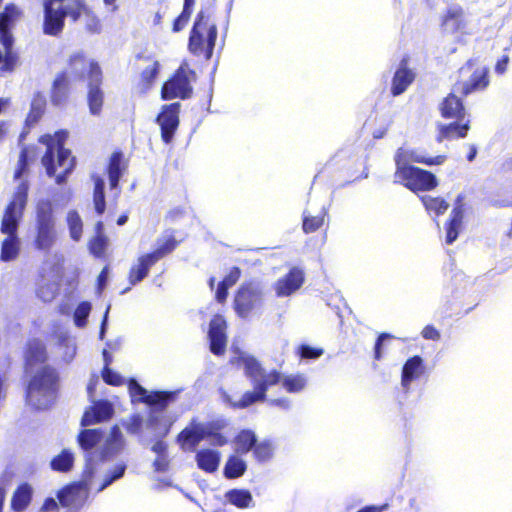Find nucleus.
I'll return each mask as SVG.
<instances>
[{
    "label": "nucleus",
    "mask_w": 512,
    "mask_h": 512,
    "mask_svg": "<svg viewBox=\"0 0 512 512\" xmlns=\"http://www.w3.org/2000/svg\"><path fill=\"white\" fill-rule=\"evenodd\" d=\"M108 246V239L102 233L101 226H98L96 235L89 242V250L95 257H103Z\"/></svg>",
    "instance_id": "obj_46"
},
{
    "label": "nucleus",
    "mask_w": 512,
    "mask_h": 512,
    "mask_svg": "<svg viewBox=\"0 0 512 512\" xmlns=\"http://www.w3.org/2000/svg\"><path fill=\"white\" fill-rule=\"evenodd\" d=\"M441 26L451 33H458L466 27L464 10L461 6L449 7L442 16Z\"/></svg>",
    "instance_id": "obj_32"
},
{
    "label": "nucleus",
    "mask_w": 512,
    "mask_h": 512,
    "mask_svg": "<svg viewBox=\"0 0 512 512\" xmlns=\"http://www.w3.org/2000/svg\"><path fill=\"white\" fill-rule=\"evenodd\" d=\"M29 183L21 181L6 204L1 224H20L28 203Z\"/></svg>",
    "instance_id": "obj_11"
},
{
    "label": "nucleus",
    "mask_w": 512,
    "mask_h": 512,
    "mask_svg": "<svg viewBox=\"0 0 512 512\" xmlns=\"http://www.w3.org/2000/svg\"><path fill=\"white\" fill-rule=\"evenodd\" d=\"M46 97L41 92H36L31 100L30 109L25 119L27 127H33L43 117L46 111Z\"/></svg>",
    "instance_id": "obj_36"
},
{
    "label": "nucleus",
    "mask_w": 512,
    "mask_h": 512,
    "mask_svg": "<svg viewBox=\"0 0 512 512\" xmlns=\"http://www.w3.org/2000/svg\"><path fill=\"white\" fill-rule=\"evenodd\" d=\"M465 196L459 194L446 224H462L465 214Z\"/></svg>",
    "instance_id": "obj_48"
},
{
    "label": "nucleus",
    "mask_w": 512,
    "mask_h": 512,
    "mask_svg": "<svg viewBox=\"0 0 512 512\" xmlns=\"http://www.w3.org/2000/svg\"><path fill=\"white\" fill-rule=\"evenodd\" d=\"M71 80L67 71H60L52 81L50 102L55 107H63L69 102Z\"/></svg>",
    "instance_id": "obj_20"
},
{
    "label": "nucleus",
    "mask_w": 512,
    "mask_h": 512,
    "mask_svg": "<svg viewBox=\"0 0 512 512\" xmlns=\"http://www.w3.org/2000/svg\"><path fill=\"white\" fill-rule=\"evenodd\" d=\"M463 98L457 92H454V88H452L451 92L439 103L438 109L441 117L446 120H464V118H469L462 100Z\"/></svg>",
    "instance_id": "obj_19"
},
{
    "label": "nucleus",
    "mask_w": 512,
    "mask_h": 512,
    "mask_svg": "<svg viewBox=\"0 0 512 512\" xmlns=\"http://www.w3.org/2000/svg\"><path fill=\"white\" fill-rule=\"evenodd\" d=\"M34 213L37 224H53L57 211L50 199L41 198L35 203Z\"/></svg>",
    "instance_id": "obj_37"
},
{
    "label": "nucleus",
    "mask_w": 512,
    "mask_h": 512,
    "mask_svg": "<svg viewBox=\"0 0 512 512\" xmlns=\"http://www.w3.org/2000/svg\"><path fill=\"white\" fill-rule=\"evenodd\" d=\"M177 242L174 238L169 237L164 243H159L158 248L149 254L138 258L137 264L134 265L129 274V281L132 285L142 281L148 274L149 269L165 255L175 249Z\"/></svg>",
    "instance_id": "obj_10"
},
{
    "label": "nucleus",
    "mask_w": 512,
    "mask_h": 512,
    "mask_svg": "<svg viewBox=\"0 0 512 512\" xmlns=\"http://www.w3.org/2000/svg\"><path fill=\"white\" fill-rule=\"evenodd\" d=\"M103 380L110 385L119 386L123 384V378L120 374L114 372L109 367H104L102 371Z\"/></svg>",
    "instance_id": "obj_57"
},
{
    "label": "nucleus",
    "mask_w": 512,
    "mask_h": 512,
    "mask_svg": "<svg viewBox=\"0 0 512 512\" xmlns=\"http://www.w3.org/2000/svg\"><path fill=\"white\" fill-rule=\"evenodd\" d=\"M18 226H1V232L7 235L2 243L0 259L8 262L14 260L19 253V240L16 236Z\"/></svg>",
    "instance_id": "obj_28"
},
{
    "label": "nucleus",
    "mask_w": 512,
    "mask_h": 512,
    "mask_svg": "<svg viewBox=\"0 0 512 512\" xmlns=\"http://www.w3.org/2000/svg\"><path fill=\"white\" fill-rule=\"evenodd\" d=\"M225 497L229 503L241 509L254 505L252 494L245 489H231L225 494Z\"/></svg>",
    "instance_id": "obj_40"
},
{
    "label": "nucleus",
    "mask_w": 512,
    "mask_h": 512,
    "mask_svg": "<svg viewBox=\"0 0 512 512\" xmlns=\"http://www.w3.org/2000/svg\"><path fill=\"white\" fill-rule=\"evenodd\" d=\"M300 354L302 358L316 359L323 354V350L308 345H303L300 348Z\"/></svg>",
    "instance_id": "obj_61"
},
{
    "label": "nucleus",
    "mask_w": 512,
    "mask_h": 512,
    "mask_svg": "<svg viewBox=\"0 0 512 512\" xmlns=\"http://www.w3.org/2000/svg\"><path fill=\"white\" fill-rule=\"evenodd\" d=\"M93 465L97 469L96 473V480H97V487L96 492H101L108 486H110L114 481L120 479L123 477L126 465L124 463L117 464L113 467L112 470L102 473V461H98L97 463H93Z\"/></svg>",
    "instance_id": "obj_30"
},
{
    "label": "nucleus",
    "mask_w": 512,
    "mask_h": 512,
    "mask_svg": "<svg viewBox=\"0 0 512 512\" xmlns=\"http://www.w3.org/2000/svg\"><path fill=\"white\" fill-rule=\"evenodd\" d=\"M196 78V72L189 68L187 64L180 65L169 79H167L161 88V98L163 100H172L180 98L189 99L193 94L191 79Z\"/></svg>",
    "instance_id": "obj_9"
},
{
    "label": "nucleus",
    "mask_w": 512,
    "mask_h": 512,
    "mask_svg": "<svg viewBox=\"0 0 512 512\" xmlns=\"http://www.w3.org/2000/svg\"><path fill=\"white\" fill-rule=\"evenodd\" d=\"M74 460V454L69 449H63L51 460L50 466L54 471L68 472L72 469Z\"/></svg>",
    "instance_id": "obj_44"
},
{
    "label": "nucleus",
    "mask_w": 512,
    "mask_h": 512,
    "mask_svg": "<svg viewBox=\"0 0 512 512\" xmlns=\"http://www.w3.org/2000/svg\"><path fill=\"white\" fill-rule=\"evenodd\" d=\"M58 290V275L55 271H51L47 276H41L37 284L36 294L43 302H51L56 297Z\"/></svg>",
    "instance_id": "obj_27"
},
{
    "label": "nucleus",
    "mask_w": 512,
    "mask_h": 512,
    "mask_svg": "<svg viewBox=\"0 0 512 512\" xmlns=\"http://www.w3.org/2000/svg\"><path fill=\"white\" fill-rule=\"evenodd\" d=\"M489 84V68L478 65L477 59L471 58L458 69L452 88L461 97H467L486 90Z\"/></svg>",
    "instance_id": "obj_7"
},
{
    "label": "nucleus",
    "mask_w": 512,
    "mask_h": 512,
    "mask_svg": "<svg viewBox=\"0 0 512 512\" xmlns=\"http://www.w3.org/2000/svg\"><path fill=\"white\" fill-rule=\"evenodd\" d=\"M262 306V293L257 286L242 287L235 298V309L239 316L245 318L258 311Z\"/></svg>",
    "instance_id": "obj_16"
},
{
    "label": "nucleus",
    "mask_w": 512,
    "mask_h": 512,
    "mask_svg": "<svg viewBox=\"0 0 512 512\" xmlns=\"http://www.w3.org/2000/svg\"><path fill=\"white\" fill-rule=\"evenodd\" d=\"M198 467L207 472H215L220 464V453L212 449H201L196 453Z\"/></svg>",
    "instance_id": "obj_38"
},
{
    "label": "nucleus",
    "mask_w": 512,
    "mask_h": 512,
    "mask_svg": "<svg viewBox=\"0 0 512 512\" xmlns=\"http://www.w3.org/2000/svg\"><path fill=\"white\" fill-rule=\"evenodd\" d=\"M246 470V463L237 456H231L224 467V475L228 479L242 476Z\"/></svg>",
    "instance_id": "obj_45"
},
{
    "label": "nucleus",
    "mask_w": 512,
    "mask_h": 512,
    "mask_svg": "<svg viewBox=\"0 0 512 512\" xmlns=\"http://www.w3.org/2000/svg\"><path fill=\"white\" fill-rule=\"evenodd\" d=\"M450 123H439L437 125V134L435 140L437 143L466 138L471 128L469 118L452 119Z\"/></svg>",
    "instance_id": "obj_18"
},
{
    "label": "nucleus",
    "mask_w": 512,
    "mask_h": 512,
    "mask_svg": "<svg viewBox=\"0 0 512 512\" xmlns=\"http://www.w3.org/2000/svg\"><path fill=\"white\" fill-rule=\"evenodd\" d=\"M104 438V432L101 429H85L78 435V443L85 451V459H91L92 463H97L94 459V452L92 449L101 443Z\"/></svg>",
    "instance_id": "obj_29"
},
{
    "label": "nucleus",
    "mask_w": 512,
    "mask_h": 512,
    "mask_svg": "<svg viewBox=\"0 0 512 512\" xmlns=\"http://www.w3.org/2000/svg\"><path fill=\"white\" fill-rule=\"evenodd\" d=\"M102 456L109 457L119 453L125 445V441L123 435L118 426H114L109 433H104V438L102 439Z\"/></svg>",
    "instance_id": "obj_34"
},
{
    "label": "nucleus",
    "mask_w": 512,
    "mask_h": 512,
    "mask_svg": "<svg viewBox=\"0 0 512 512\" xmlns=\"http://www.w3.org/2000/svg\"><path fill=\"white\" fill-rule=\"evenodd\" d=\"M211 434V423L198 422L195 419L178 435V442L183 448L194 450L195 447Z\"/></svg>",
    "instance_id": "obj_17"
},
{
    "label": "nucleus",
    "mask_w": 512,
    "mask_h": 512,
    "mask_svg": "<svg viewBox=\"0 0 512 512\" xmlns=\"http://www.w3.org/2000/svg\"><path fill=\"white\" fill-rule=\"evenodd\" d=\"M226 321L222 316L216 315L210 322L209 339L211 352L220 355L226 346Z\"/></svg>",
    "instance_id": "obj_23"
},
{
    "label": "nucleus",
    "mask_w": 512,
    "mask_h": 512,
    "mask_svg": "<svg viewBox=\"0 0 512 512\" xmlns=\"http://www.w3.org/2000/svg\"><path fill=\"white\" fill-rule=\"evenodd\" d=\"M67 137V131L59 130L55 133V138L50 134L42 135L39 138V142L46 146V151L42 156L41 162L48 176L55 175V150L66 149L64 144Z\"/></svg>",
    "instance_id": "obj_15"
},
{
    "label": "nucleus",
    "mask_w": 512,
    "mask_h": 512,
    "mask_svg": "<svg viewBox=\"0 0 512 512\" xmlns=\"http://www.w3.org/2000/svg\"><path fill=\"white\" fill-rule=\"evenodd\" d=\"M23 17V11L14 3H7L0 12V74L13 73L20 63L19 54L14 51V35L12 29L16 22Z\"/></svg>",
    "instance_id": "obj_4"
},
{
    "label": "nucleus",
    "mask_w": 512,
    "mask_h": 512,
    "mask_svg": "<svg viewBox=\"0 0 512 512\" xmlns=\"http://www.w3.org/2000/svg\"><path fill=\"white\" fill-rule=\"evenodd\" d=\"M222 427L223 423H211V434H209L207 438L210 439V443L214 446H223L227 443L226 437L218 432Z\"/></svg>",
    "instance_id": "obj_54"
},
{
    "label": "nucleus",
    "mask_w": 512,
    "mask_h": 512,
    "mask_svg": "<svg viewBox=\"0 0 512 512\" xmlns=\"http://www.w3.org/2000/svg\"><path fill=\"white\" fill-rule=\"evenodd\" d=\"M92 180L94 183L93 189V203L97 214L102 215L105 212L106 202L104 193V180L99 175H93Z\"/></svg>",
    "instance_id": "obj_41"
},
{
    "label": "nucleus",
    "mask_w": 512,
    "mask_h": 512,
    "mask_svg": "<svg viewBox=\"0 0 512 512\" xmlns=\"http://www.w3.org/2000/svg\"><path fill=\"white\" fill-rule=\"evenodd\" d=\"M329 221V216L325 207H322L317 213L307 209L304 213L303 224H324Z\"/></svg>",
    "instance_id": "obj_52"
},
{
    "label": "nucleus",
    "mask_w": 512,
    "mask_h": 512,
    "mask_svg": "<svg viewBox=\"0 0 512 512\" xmlns=\"http://www.w3.org/2000/svg\"><path fill=\"white\" fill-rule=\"evenodd\" d=\"M191 14L182 11L180 15L173 21L172 30L173 32H179L184 29L190 20Z\"/></svg>",
    "instance_id": "obj_60"
},
{
    "label": "nucleus",
    "mask_w": 512,
    "mask_h": 512,
    "mask_svg": "<svg viewBox=\"0 0 512 512\" xmlns=\"http://www.w3.org/2000/svg\"><path fill=\"white\" fill-rule=\"evenodd\" d=\"M240 269L237 267L232 268L230 273L224 278V280L221 282L226 287L233 286L240 277Z\"/></svg>",
    "instance_id": "obj_63"
},
{
    "label": "nucleus",
    "mask_w": 512,
    "mask_h": 512,
    "mask_svg": "<svg viewBox=\"0 0 512 512\" xmlns=\"http://www.w3.org/2000/svg\"><path fill=\"white\" fill-rule=\"evenodd\" d=\"M441 228V226H439ZM460 226H443V229H439V233H445L446 244H452L458 237Z\"/></svg>",
    "instance_id": "obj_59"
},
{
    "label": "nucleus",
    "mask_w": 512,
    "mask_h": 512,
    "mask_svg": "<svg viewBox=\"0 0 512 512\" xmlns=\"http://www.w3.org/2000/svg\"><path fill=\"white\" fill-rule=\"evenodd\" d=\"M96 473V467L93 465L91 459L88 458L87 465H85V469L82 474V479L59 491L58 499L61 505L68 508L81 507L87 500L89 492L92 490L96 491Z\"/></svg>",
    "instance_id": "obj_8"
},
{
    "label": "nucleus",
    "mask_w": 512,
    "mask_h": 512,
    "mask_svg": "<svg viewBox=\"0 0 512 512\" xmlns=\"http://www.w3.org/2000/svg\"><path fill=\"white\" fill-rule=\"evenodd\" d=\"M54 240L52 226H38L36 245L39 249H48Z\"/></svg>",
    "instance_id": "obj_50"
},
{
    "label": "nucleus",
    "mask_w": 512,
    "mask_h": 512,
    "mask_svg": "<svg viewBox=\"0 0 512 512\" xmlns=\"http://www.w3.org/2000/svg\"><path fill=\"white\" fill-rule=\"evenodd\" d=\"M218 28L209 7L201 8L194 19L189 33L188 50L197 57L210 60L213 56Z\"/></svg>",
    "instance_id": "obj_3"
},
{
    "label": "nucleus",
    "mask_w": 512,
    "mask_h": 512,
    "mask_svg": "<svg viewBox=\"0 0 512 512\" xmlns=\"http://www.w3.org/2000/svg\"><path fill=\"white\" fill-rule=\"evenodd\" d=\"M32 489L28 484H23L17 488L12 498V508L15 511H23L31 501Z\"/></svg>",
    "instance_id": "obj_43"
},
{
    "label": "nucleus",
    "mask_w": 512,
    "mask_h": 512,
    "mask_svg": "<svg viewBox=\"0 0 512 512\" xmlns=\"http://www.w3.org/2000/svg\"><path fill=\"white\" fill-rule=\"evenodd\" d=\"M425 373L424 361L420 356H413L404 363L401 373V386L405 391L410 389L413 381Z\"/></svg>",
    "instance_id": "obj_26"
},
{
    "label": "nucleus",
    "mask_w": 512,
    "mask_h": 512,
    "mask_svg": "<svg viewBox=\"0 0 512 512\" xmlns=\"http://www.w3.org/2000/svg\"><path fill=\"white\" fill-rule=\"evenodd\" d=\"M142 422L140 415H133L128 421L124 422V426L130 434H138L142 428Z\"/></svg>",
    "instance_id": "obj_58"
},
{
    "label": "nucleus",
    "mask_w": 512,
    "mask_h": 512,
    "mask_svg": "<svg viewBox=\"0 0 512 512\" xmlns=\"http://www.w3.org/2000/svg\"><path fill=\"white\" fill-rule=\"evenodd\" d=\"M445 155H437L435 157H425V156H412L411 161L419 164H424L427 166L433 165H441L445 162Z\"/></svg>",
    "instance_id": "obj_55"
},
{
    "label": "nucleus",
    "mask_w": 512,
    "mask_h": 512,
    "mask_svg": "<svg viewBox=\"0 0 512 512\" xmlns=\"http://www.w3.org/2000/svg\"><path fill=\"white\" fill-rule=\"evenodd\" d=\"M240 361L253 383L254 391L246 392L239 401H232L231 397L225 394V401L234 408L243 409L257 401L265 400L268 387L280 381L289 393L301 392L307 384V379L302 374L288 375L282 379L280 373L275 370L266 372L258 361L249 355L241 354Z\"/></svg>",
    "instance_id": "obj_1"
},
{
    "label": "nucleus",
    "mask_w": 512,
    "mask_h": 512,
    "mask_svg": "<svg viewBox=\"0 0 512 512\" xmlns=\"http://www.w3.org/2000/svg\"><path fill=\"white\" fill-rule=\"evenodd\" d=\"M29 147L23 146L20 150L17 166L14 171V180L20 179L28 171Z\"/></svg>",
    "instance_id": "obj_51"
},
{
    "label": "nucleus",
    "mask_w": 512,
    "mask_h": 512,
    "mask_svg": "<svg viewBox=\"0 0 512 512\" xmlns=\"http://www.w3.org/2000/svg\"><path fill=\"white\" fill-rule=\"evenodd\" d=\"M127 166L128 163L124 158L123 152L121 150L113 151L106 166V173L111 189L118 188L119 180L127 169Z\"/></svg>",
    "instance_id": "obj_25"
},
{
    "label": "nucleus",
    "mask_w": 512,
    "mask_h": 512,
    "mask_svg": "<svg viewBox=\"0 0 512 512\" xmlns=\"http://www.w3.org/2000/svg\"><path fill=\"white\" fill-rule=\"evenodd\" d=\"M46 360V351L44 344L37 339L28 343L26 351V372L32 374L37 365L43 364Z\"/></svg>",
    "instance_id": "obj_33"
},
{
    "label": "nucleus",
    "mask_w": 512,
    "mask_h": 512,
    "mask_svg": "<svg viewBox=\"0 0 512 512\" xmlns=\"http://www.w3.org/2000/svg\"><path fill=\"white\" fill-rule=\"evenodd\" d=\"M256 443V436L252 431L244 430L236 438V449L238 452H248Z\"/></svg>",
    "instance_id": "obj_47"
},
{
    "label": "nucleus",
    "mask_w": 512,
    "mask_h": 512,
    "mask_svg": "<svg viewBox=\"0 0 512 512\" xmlns=\"http://www.w3.org/2000/svg\"><path fill=\"white\" fill-rule=\"evenodd\" d=\"M304 282V273L301 269L294 267L287 275L280 278L275 284L277 296L286 297L296 292Z\"/></svg>",
    "instance_id": "obj_24"
},
{
    "label": "nucleus",
    "mask_w": 512,
    "mask_h": 512,
    "mask_svg": "<svg viewBox=\"0 0 512 512\" xmlns=\"http://www.w3.org/2000/svg\"><path fill=\"white\" fill-rule=\"evenodd\" d=\"M181 104L173 102L161 107L155 121L160 127L161 139L165 144L172 143L180 125Z\"/></svg>",
    "instance_id": "obj_12"
},
{
    "label": "nucleus",
    "mask_w": 512,
    "mask_h": 512,
    "mask_svg": "<svg viewBox=\"0 0 512 512\" xmlns=\"http://www.w3.org/2000/svg\"><path fill=\"white\" fill-rule=\"evenodd\" d=\"M91 311V304L89 302L80 303L74 312V323L77 327H84L86 325L87 318Z\"/></svg>",
    "instance_id": "obj_53"
},
{
    "label": "nucleus",
    "mask_w": 512,
    "mask_h": 512,
    "mask_svg": "<svg viewBox=\"0 0 512 512\" xmlns=\"http://www.w3.org/2000/svg\"><path fill=\"white\" fill-rule=\"evenodd\" d=\"M160 420L157 416L151 415L149 420V427L153 428L156 432L157 437H164L167 435L170 429V424L165 423H159Z\"/></svg>",
    "instance_id": "obj_56"
},
{
    "label": "nucleus",
    "mask_w": 512,
    "mask_h": 512,
    "mask_svg": "<svg viewBox=\"0 0 512 512\" xmlns=\"http://www.w3.org/2000/svg\"><path fill=\"white\" fill-rule=\"evenodd\" d=\"M138 60L144 61L147 65L141 71L136 88L139 93H146L155 84L160 71V63L152 56L137 55Z\"/></svg>",
    "instance_id": "obj_21"
},
{
    "label": "nucleus",
    "mask_w": 512,
    "mask_h": 512,
    "mask_svg": "<svg viewBox=\"0 0 512 512\" xmlns=\"http://www.w3.org/2000/svg\"><path fill=\"white\" fill-rule=\"evenodd\" d=\"M129 393L132 401L144 402L160 409H164L169 402L174 400L176 395L175 392H148L134 379L129 382Z\"/></svg>",
    "instance_id": "obj_14"
},
{
    "label": "nucleus",
    "mask_w": 512,
    "mask_h": 512,
    "mask_svg": "<svg viewBox=\"0 0 512 512\" xmlns=\"http://www.w3.org/2000/svg\"><path fill=\"white\" fill-rule=\"evenodd\" d=\"M254 453H255V456L260 460V461H265L267 460L270 455H271V447L269 444H266V443H261V444H258L256 445L255 447V450H254Z\"/></svg>",
    "instance_id": "obj_62"
},
{
    "label": "nucleus",
    "mask_w": 512,
    "mask_h": 512,
    "mask_svg": "<svg viewBox=\"0 0 512 512\" xmlns=\"http://www.w3.org/2000/svg\"><path fill=\"white\" fill-rule=\"evenodd\" d=\"M76 165L75 157L71 155V151L69 149H60L57 150V166L62 168V171L59 174L53 176L55 177V182L57 184H63L67 180V176L73 171Z\"/></svg>",
    "instance_id": "obj_35"
},
{
    "label": "nucleus",
    "mask_w": 512,
    "mask_h": 512,
    "mask_svg": "<svg viewBox=\"0 0 512 512\" xmlns=\"http://www.w3.org/2000/svg\"><path fill=\"white\" fill-rule=\"evenodd\" d=\"M68 68L74 79L82 80L87 75L89 80H102V70L95 61H90L82 52L72 54L67 61Z\"/></svg>",
    "instance_id": "obj_13"
},
{
    "label": "nucleus",
    "mask_w": 512,
    "mask_h": 512,
    "mask_svg": "<svg viewBox=\"0 0 512 512\" xmlns=\"http://www.w3.org/2000/svg\"><path fill=\"white\" fill-rule=\"evenodd\" d=\"M102 80H90L87 101L89 110L93 115L100 114L104 102V95L100 88Z\"/></svg>",
    "instance_id": "obj_39"
},
{
    "label": "nucleus",
    "mask_w": 512,
    "mask_h": 512,
    "mask_svg": "<svg viewBox=\"0 0 512 512\" xmlns=\"http://www.w3.org/2000/svg\"><path fill=\"white\" fill-rule=\"evenodd\" d=\"M421 334H422L423 338L428 339V340L437 341L440 339L439 331L431 325H427L426 327H424Z\"/></svg>",
    "instance_id": "obj_64"
},
{
    "label": "nucleus",
    "mask_w": 512,
    "mask_h": 512,
    "mask_svg": "<svg viewBox=\"0 0 512 512\" xmlns=\"http://www.w3.org/2000/svg\"><path fill=\"white\" fill-rule=\"evenodd\" d=\"M113 414V407L108 401L96 402L82 417V425L89 426L109 419Z\"/></svg>",
    "instance_id": "obj_31"
},
{
    "label": "nucleus",
    "mask_w": 512,
    "mask_h": 512,
    "mask_svg": "<svg viewBox=\"0 0 512 512\" xmlns=\"http://www.w3.org/2000/svg\"><path fill=\"white\" fill-rule=\"evenodd\" d=\"M421 201L428 213L436 216L445 214L450 206L442 197L425 195L421 197Z\"/></svg>",
    "instance_id": "obj_42"
},
{
    "label": "nucleus",
    "mask_w": 512,
    "mask_h": 512,
    "mask_svg": "<svg viewBox=\"0 0 512 512\" xmlns=\"http://www.w3.org/2000/svg\"><path fill=\"white\" fill-rule=\"evenodd\" d=\"M58 376L54 369L44 366L37 370L27 387V403L36 409L50 407L57 393Z\"/></svg>",
    "instance_id": "obj_6"
},
{
    "label": "nucleus",
    "mask_w": 512,
    "mask_h": 512,
    "mask_svg": "<svg viewBox=\"0 0 512 512\" xmlns=\"http://www.w3.org/2000/svg\"><path fill=\"white\" fill-rule=\"evenodd\" d=\"M59 346L63 350V360L66 363H70L76 355L77 347L75 339L68 335L61 336Z\"/></svg>",
    "instance_id": "obj_49"
},
{
    "label": "nucleus",
    "mask_w": 512,
    "mask_h": 512,
    "mask_svg": "<svg viewBox=\"0 0 512 512\" xmlns=\"http://www.w3.org/2000/svg\"><path fill=\"white\" fill-rule=\"evenodd\" d=\"M65 0H43L42 31L45 35L58 37L65 28L67 17L77 22L82 16L86 18V29L91 33L101 31V21L86 0H73L71 4L64 5Z\"/></svg>",
    "instance_id": "obj_2"
},
{
    "label": "nucleus",
    "mask_w": 512,
    "mask_h": 512,
    "mask_svg": "<svg viewBox=\"0 0 512 512\" xmlns=\"http://www.w3.org/2000/svg\"><path fill=\"white\" fill-rule=\"evenodd\" d=\"M394 182L403 185L414 193L428 192L438 186V179L432 172L408 164L405 151L400 148L394 156Z\"/></svg>",
    "instance_id": "obj_5"
},
{
    "label": "nucleus",
    "mask_w": 512,
    "mask_h": 512,
    "mask_svg": "<svg viewBox=\"0 0 512 512\" xmlns=\"http://www.w3.org/2000/svg\"><path fill=\"white\" fill-rule=\"evenodd\" d=\"M415 78V72L408 67V60L403 58L392 77L390 89L391 95L396 97L403 94L414 82Z\"/></svg>",
    "instance_id": "obj_22"
}]
</instances>
